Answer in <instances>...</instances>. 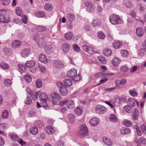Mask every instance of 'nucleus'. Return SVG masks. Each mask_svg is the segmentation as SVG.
I'll return each mask as SVG.
<instances>
[{"label": "nucleus", "mask_w": 146, "mask_h": 146, "mask_svg": "<svg viewBox=\"0 0 146 146\" xmlns=\"http://www.w3.org/2000/svg\"><path fill=\"white\" fill-rule=\"evenodd\" d=\"M47 36L46 34H39L37 33L34 34V39L38 40L37 44L39 47H42L45 45L46 42V38H47Z\"/></svg>", "instance_id": "1"}, {"label": "nucleus", "mask_w": 146, "mask_h": 146, "mask_svg": "<svg viewBox=\"0 0 146 146\" xmlns=\"http://www.w3.org/2000/svg\"><path fill=\"white\" fill-rule=\"evenodd\" d=\"M52 103L54 105H59L60 102L61 96L59 94L55 92H52L51 94Z\"/></svg>", "instance_id": "2"}, {"label": "nucleus", "mask_w": 146, "mask_h": 146, "mask_svg": "<svg viewBox=\"0 0 146 146\" xmlns=\"http://www.w3.org/2000/svg\"><path fill=\"white\" fill-rule=\"evenodd\" d=\"M110 21L113 25L122 23L123 22L119 16L115 15H111L110 17Z\"/></svg>", "instance_id": "3"}, {"label": "nucleus", "mask_w": 146, "mask_h": 146, "mask_svg": "<svg viewBox=\"0 0 146 146\" xmlns=\"http://www.w3.org/2000/svg\"><path fill=\"white\" fill-rule=\"evenodd\" d=\"M88 133V128L85 124H82L80 127L78 134L81 137L83 138L87 135Z\"/></svg>", "instance_id": "4"}, {"label": "nucleus", "mask_w": 146, "mask_h": 146, "mask_svg": "<svg viewBox=\"0 0 146 146\" xmlns=\"http://www.w3.org/2000/svg\"><path fill=\"white\" fill-rule=\"evenodd\" d=\"M9 21V18L7 16L5 10H0V23H7Z\"/></svg>", "instance_id": "5"}, {"label": "nucleus", "mask_w": 146, "mask_h": 146, "mask_svg": "<svg viewBox=\"0 0 146 146\" xmlns=\"http://www.w3.org/2000/svg\"><path fill=\"white\" fill-rule=\"evenodd\" d=\"M84 5L87 7V11L90 13L94 12L95 9V6L93 3L89 1H86L84 2Z\"/></svg>", "instance_id": "6"}, {"label": "nucleus", "mask_w": 146, "mask_h": 146, "mask_svg": "<svg viewBox=\"0 0 146 146\" xmlns=\"http://www.w3.org/2000/svg\"><path fill=\"white\" fill-rule=\"evenodd\" d=\"M96 111L98 114H102L105 113L106 108L102 105H97L96 107Z\"/></svg>", "instance_id": "7"}, {"label": "nucleus", "mask_w": 146, "mask_h": 146, "mask_svg": "<svg viewBox=\"0 0 146 146\" xmlns=\"http://www.w3.org/2000/svg\"><path fill=\"white\" fill-rule=\"evenodd\" d=\"M45 131L46 133L49 135L52 134L55 131L54 127L52 126H49L46 127L45 129Z\"/></svg>", "instance_id": "8"}, {"label": "nucleus", "mask_w": 146, "mask_h": 146, "mask_svg": "<svg viewBox=\"0 0 146 146\" xmlns=\"http://www.w3.org/2000/svg\"><path fill=\"white\" fill-rule=\"evenodd\" d=\"M31 52V51L29 49L26 48L21 50V54L23 57L25 58L29 55Z\"/></svg>", "instance_id": "9"}, {"label": "nucleus", "mask_w": 146, "mask_h": 146, "mask_svg": "<svg viewBox=\"0 0 146 146\" xmlns=\"http://www.w3.org/2000/svg\"><path fill=\"white\" fill-rule=\"evenodd\" d=\"M53 65L56 68L60 69L64 67V64L62 62L59 60H56L53 63Z\"/></svg>", "instance_id": "10"}, {"label": "nucleus", "mask_w": 146, "mask_h": 146, "mask_svg": "<svg viewBox=\"0 0 146 146\" xmlns=\"http://www.w3.org/2000/svg\"><path fill=\"white\" fill-rule=\"evenodd\" d=\"M76 70L74 68H72L68 72L67 75L68 77L71 78L72 79L76 75Z\"/></svg>", "instance_id": "11"}, {"label": "nucleus", "mask_w": 146, "mask_h": 146, "mask_svg": "<svg viewBox=\"0 0 146 146\" xmlns=\"http://www.w3.org/2000/svg\"><path fill=\"white\" fill-rule=\"evenodd\" d=\"M99 120L98 118L95 117L91 119L89 121L91 126L94 127L96 126L99 123Z\"/></svg>", "instance_id": "12"}, {"label": "nucleus", "mask_w": 146, "mask_h": 146, "mask_svg": "<svg viewBox=\"0 0 146 146\" xmlns=\"http://www.w3.org/2000/svg\"><path fill=\"white\" fill-rule=\"evenodd\" d=\"M39 61L44 64H46L48 62V60L46 56L43 54H41L39 57Z\"/></svg>", "instance_id": "13"}, {"label": "nucleus", "mask_w": 146, "mask_h": 146, "mask_svg": "<svg viewBox=\"0 0 146 146\" xmlns=\"http://www.w3.org/2000/svg\"><path fill=\"white\" fill-rule=\"evenodd\" d=\"M113 47L115 49H119L121 47L122 43L119 40L114 41L112 43Z\"/></svg>", "instance_id": "14"}, {"label": "nucleus", "mask_w": 146, "mask_h": 146, "mask_svg": "<svg viewBox=\"0 0 146 146\" xmlns=\"http://www.w3.org/2000/svg\"><path fill=\"white\" fill-rule=\"evenodd\" d=\"M70 45L69 44L65 43L63 44L62 48L63 52L65 53H68L70 49Z\"/></svg>", "instance_id": "15"}, {"label": "nucleus", "mask_w": 146, "mask_h": 146, "mask_svg": "<svg viewBox=\"0 0 146 146\" xmlns=\"http://www.w3.org/2000/svg\"><path fill=\"white\" fill-rule=\"evenodd\" d=\"M21 45V42L19 40H15L12 42V47L13 48H17L20 47Z\"/></svg>", "instance_id": "16"}, {"label": "nucleus", "mask_w": 146, "mask_h": 146, "mask_svg": "<svg viewBox=\"0 0 146 146\" xmlns=\"http://www.w3.org/2000/svg\"><path fill=\"white\" fill-rule=\"evenodd\" d=\"M103 142L109 146H111L113 144V141L112 140L107 138L106 137H104L102 139Z\"/></svg>", "instance_id": "17"}, {"label": "nucleus", "mask_w": 146, "mask_h": 146, "mask_svg": "<svg viewBox=\"0 0 146 146\" xmlns=\"http://www.w3.org/2000/svg\"><path fill=\"white\" fill-rule=\"evenodd\" d=\"M82 50L85 52H86L90 54H92L93 53V51L90 49V47H88L86 45H84L82 46Z\"/></svg>", "instance_id": "18"}, {"label": "nucleus", "mask_w": 146, "mask_h": 146, "mask_svg": "<svg viewBox=\"0 0 146 146\" xmlns=\"http://www.w3.org/2000/svg\"><path fill=\"white\" fill-rule=\"evenodd\" d=\"M36 31L39 32H40V34L38 33V34H42L41 32H45L46 31V28L43 26L38 25L36 27Z\"/></svg>", "instance_id": "19"}, {"label": "nucleus", "mask_w": 146, "mask_h": 146, "mask_svg": "<svg viewBox=\"0 0 146 146\" xmlns=\"http://www.w3.org/2000/svg\"><path fill=\"white\" fill-rule=\"evenodd\" d=\"M66 105L70 109H72L75 106L74 101L71 100H69L66 102Z\"/></svg>", "instance_id": "20"}, {"label": "nucleus", "mask_w": 146, "mask_h": 146, "mask_svg": "<svg viewBox=\"0 0 146 146\" xmlns=\"http://www.w3.org/2000/svg\"><path fill=\"white\" fill-rule=\"evenodd\" d=\"M103 54L107 56H110L112 53L111 50L109 48H106L104 49L103 52Z\"/></svg>", "instance_id": "21"}, {"label": "nucleus", "mask_w": 146, "mask_h": 146, "mask_svg": "<svg viewBox=\"0 0 146 146\" xmlns=\"http://www.w3.org/2000/svg\"><path fill=\"white\" fill-rule=\"evenodd\" d=\"M73 36V35L71 32H68L65 34L64 37L66 40H69L72 39Z\"/></svg>", "instance_id": "22"}, {"label": "nucleus", "mask_w": 146, "mask_h": 146, "mask_svg": "<svg viewBox=\"0 0 146 146\" xmlns=\"http://www.w3.org/2000/svg\"><path fill=\"white\" fill-rule=\"evenodd\" d=\"M60 94L62 95L65 96L68 92V90L66 86H64L59 90Z\"/></svg>", "instance_id": "23"}, {"label": "nucleus", "mask_w": 146, "mask_h": 146, "mask_svg": "<svg viewBox=\"0 0 146 146\" xmlns=\"http://www.w3.org/2000/svg\"><path fill=\"white\" fill-rule=\"evenodd\" d=\"M139 116V113L138 110L137 108H135L134 110L133 114L132 115L133 119L134 120L137 119Z\"/></svg>", "instance_id": "24"}, {"label": "nucleus", "mask_w": 146, "mask_h": 146, "mask_svg": "<svg viewBox=\"0 0 146 146\" xmlns=\"http://www.w3.org/2000/svg\"><path fill=\"white\" fill-rule=\"evenodd\" d=\"M68 118L69 120V122L71 123L74 122L75 118L74 115L72 113H70L68 115Z\"/></svg>", "instance_id": "25"}, {"label": "nucleus", "mask_w": 146, "mask_h": 146, "mask_svg": "<svg viewBox=\"0 0 146 146\" xmlns=\"http://www.w3.org/2000/svg\"><path fill=\"white\" fill-rule=\"evenodd\" d=\"M75 113L78 115H80L82 113L83 110L82 107L78 106L74 110Z\"/></svg>", "instance_id": "26"}, {"label": "nucleus", "mask_w": 146, "mask_h": 146, "mask_svg": "<svg viewBox=\"0 0 146 146\" xmlns=\"http://www.w3.org/2000/svg\"><path fill=\"white\" fill-rule=\"evenodd\" d=\"M128 102H129V104L133 107H134L135 105V102L136 103L137 105L138 106V102L135 101V100L131 98H129L128 99Z\"/></svg>", "instance_id": "27"}, {"label": "nucleus", "mask_w": 146, "mask_h": 146, "mask_svg": "<svg viewBox=\"0 0 146 146\" xmlns=\"http://www.w3.org/2000/svg\"><path fill=\"white\" fill-rule=\"evenodd\" d=\"M121 132L122 134H129L131 132V130L128 128L123 127L121 129Z\"/></svg>", "instance_id": "28"}, {"label": "nucleus", "mask_w": 146, "mask_h": 146, "mask_svg": "<svg viewBox=\"0 0 146 146\" xmlns=\"http://www.w3.org/2000/svg\"><path fill=\"white\" fill-rule=\"evenodd\" d=\"M35 15L38 17H43L45 16L44 12L41 11H38L35 12Z\"/></svg>", "instance_id": "29"}, {"label": "nucleus", "mask_w": 146, "mask_h": 146, "mask_svg": "<svg viewBox=\"0 0 146 146\" xmlns=\"http://www.w3.org/2000/svg\"><path fill=\"white\" fill-rule=\"evenodd\" d=\"M35 62L34 61H27L26 62L25 65L29 68H32L35 66Z\"/></svg>", "instance_id": "30"}, {"label": "nucleus", "mask_w": 146, "mask_h": 146, "mask_svg": "<svg viewBox=\"0 0 146 146\" xmlns=\"http://www.w3.org/2000/svg\"><path fill=\"white\" fill-rule=\"evenodd\" d=\"M136 30V34L137 35L140 37H141L143 35L144 32L143 29L140 28H137Z\"/></svg>", "instance_id": "31"}, {"label": "nucleus", "mask_w": 146, "mask_h": 146, "mask_svg": "<svg viewBox=\"0 0 146 146\" xmlns=\"http://www.w3.org/2000/svg\"><path fill=\"white\" fill-rule=\"evenodd\" d=\"M120 62L119 60L117 58H113L111 62V63L115 66H117Z\"/></svg>", "instance_id": "32"}, {"label": "nucleus", "mask_w": 146, "mask_h": 146, "mask_svg": "<svg viewBox=\"0 0 146 146\" xmlns=\"http://www.w3.org/2000/svg\"><path fill=\"white\" fill-rule=\"evenodd\" d=\"M110 121L113 123H116L117 121V119L115 115L113 114H111L109 117Z\"/></svg>", "instance_id": "33"}, {"label": "nucleus", "mask_w": 146, "mask_h": 146, "mask_svg": "<svg viewBox=\"0 0 146 146\" xmlns=\"http://www.w3.org/2000/svg\"><path fill=\"white\" fill-rule=\"evenodd\" d=\"M29 131L31 134L36 135L38 133V129L36 127H33L30 128Z\"/></svg>", "instance_id": "34"}, {"label": "nucleus", "mask_w": 146, "mask_h": 146, "mask_svg": "<svg viewBox=\"0 0 146 146\" xmlns=\"http://www.w3.org/2000/svg\"><path fill=\"white\" fill-rule=\"evenodd\" d=\"M92 25L94 27H98L99 26L101 23L100 21L98 19L94 20L92 22Z\"/></svg>", "instance_id": "35"}, {"label": "nucleus", "mask_w": 146, "mask_h": 146, "mask_svg": "<svg viewBox=\"0 0 146 146\" xmlns=\"http://www.w3.org/2000/svg\"><path fill=\"white\" fill-rule=\"evenodd\" d=\"M44 50L47 54H49L52 52L53 49L51 46H48L45 48Z\"/></svg>", "instance_id": "36"}, {"label": "nucleus", "mask_w": 146, "mask_h": 146, "mask_svg": "<svg viewBox=\"0 0 146 146\" xmlns=\"http://www.w3.org/2000/svg\"><path fill=\"white\" fill-rule=\"evenodd\" d=\"M124 109L125 111L128 113H131L133 110L132 108L128 105L125 106L124 107Z\"/></svg>", "instance_id": "37"}, {"label": "nucleus", "mask_w": 146, "mask_h": 146, "mask_svg": "<svg viewBox=\"0 0 146 146\" xmlns=\"http://www.w3.org/2000/svg\"><path fill=\"white\" fill-rule=\"evenodd\" d=\"M39 98L40 99V101L42 100H47V96L46 94L44 92H43L41 93L40 92Z\"/></svg>", "instance_id": "38"}, {"label": "nucleus", "mask_w": 146, "mask_h": 146, "mask_svg": "<svg viewBox=\"0 0 146 146\" xmlns=\"http://www.w3.org/2000/svg\"><path fill=\"white\" fill-rule=\"evenodd\" d=\"M0 66L4 70L8 69L9 67V65L4 62H2L0 63Z\"/></svg>", "instance_id": "39"}, {"label": "nucleus", "mask_w": 146, "mask_h": 146, "mask_svg": "<svg viewBox=\"0 0 146 146\" xmlns=\"http://www.w3.org/2000/svg\"><path fill=\"white\" fill-rule=\"evenodd\" d=\"M63 82L66 85L68 86H71L72 85V82L71 80L69 79H65Z\"/></svg>", "instance_id": "40"}, {"label": "nucleus", "mask_w": 146, "mask_h": 146, "mask_svg": "<svg viewBox=\"0 0 146 146\" xmlns=\"http://www.w3.org/2000/svg\"><path fill=\"white\" fill-rule=\"evenodd\" d=\"M121 56L124 57H127L129 54V53L128 51L125 50H121Z\"/></svg>", "instance_id": "41"}, {"label": "nucleus", "mask_w": 146, "mask_h": 146, "mask_svg": "<svg viewBox=\"0 0 146 146\" xmlns=\"http://www.w3.org/2000/svg\"><path fill=\"white\" fill-rule=\"evenodd\" d=\"M98 58L101 63L103 64H105L106 63V60L104 57L102 56H100L98 57Z\"/></svg>", "instance_id": "42"}, {"label": "nucleus", "mask_w": 146, "mask_h": 146, "mask_svg": "<svg viewBox=\"0 0 146 146\" xmlns=\"http://www.w3.org/2000/svg\"><path fill=\"white\" fill-rule=\"evenodd\" d=\"M44 8L47 11H51L53 9L52 6L50 3L46 4L44 6Z\"/></svg>", "instance_id": "43"}, {"label": "nucleus", "mask_w": 146, "mask_h": 146, "mask_svg": "<svg viewBox=\"0 0 146 146\" xmlns=\"http://www.w3.org/2000/svg\"><path fill=\"white\" fill-rule=\"evenodd\" d=\"M8 127V125L7 123L0 124V129L1 130H6Z\"/></svg>", "instance_id": "44"}, {"label": "nucleus", "mask_w": 146, "mask_h": 146, "mask_svg": "<svg viewBox=\"0 0 146 146\" xmlns=\"http://www.w3.org/2000/svg\"><path fill=\"white\" fill-rule=\"evenodd\" d=\"M1 117L3 119L7 118L8 117V112L7 110H5L2 113Z\"/></svg>", "instance_id": "45"}, {"label": "nucleus", "mask_w": 146, "mask_h": 146, "mask_svg": "<svg viewBox=\"0 0 146 146\" xmlns=\"http://www.w3.org/2000/svg\"><path fill=\"white\" fill-rule=\"evenodd\" d=\"M67 16L68 20L70 21H73L74 19L75 16L73 14L68 13Z\"/></svg>", "instance_id": "46"}, {"label": "nucleus", "mask_w": 146, "mask_h": 146, "mask_svg": "<svg viewBox=\"0 0 146 146\" xmlns=\"http://www.w3.org/2000/svg\"><path fill=\"white\" fill-rule=\"evenodd\" d=\"M16 13L17 14L20 16H21L23 15V12L22 10L19 7L16 8Z\"/></svg>", "instance_id": "47"}, {"label": "nucleus", "mask_w": 146, "mask_h": 146, "mask_svg": "<svg viewBox=\"0 0 146 146\" xmlns=\"http://www.w3.org/2000/svg\"><path fill=\"white\" fill-rule=\"evenodd\" d=\"M130 94L132 96H137V92L134 89H131L129 90Z\"/></svg>", "instance_id": "48"}, {"label": "nucleus", "mask_w": 146, "mask_h": 146, "mask_svg": "<svg viewBox=\"0 0 146 146\" xmlns=\"http://www.w3.org/2000/svg\"><path fill=\"white\" fill-rule=\"evenodd\" d=\"M10 137L11 139L14 141H18L19 139L18 136L13 134L10 135Z\"/></svg>", "instance_id": "49"}, {"label": "nucleus", "mask_w": 146, "mask_h": 146, "mask_svg": "<svg viewBox=\"0 0 146 146\" xmlns=\"http://www.w3.org/2000/svg\"><path fill=\"white\" fill-rule=\"evenodd\" d=\"M24 79L28 82L29 83L31 81V76L29 74H27L24 76Z\"/></svg>", "instance_id": "50"}, {"label": "nucleus", "mask_w": 146, "mask_h": 146, "mask_svg": "<svg viewBox=\"0 0 146 146\" xmlns=\"http://www.w3.org/2000/svg\"><path fill=\"white\" fill-rule=\"evenodd\" d=\"M124 3L125 6L127 8H130L131 6V3L128 0H125Z\"/></svg>", "instance_id": "51"}, {"label": "nucleus", "mask_w": 146, "mask_h": 146, "mask_svg": "<svg viewBox=\"0 0 146 146\" xmlns=\"http://www.w3.org/2000/svg\"><path fill=\"white\" fill-rule=\"evenodd\" d=\"M32 102V100L29 96H27L26 100L25 102V104L27 105L30 104Z\"/></svg>", "instance_id": "52"}, {"label": "nucleus", "mask_w": 146, "mask_h": 146, "mask_svg": "<svg viewBox=\"0 0 146 146\" xmlns=\"http://www.w3.org/2000/svg\"><path fill=\"white\" fill-rule=\"evenodd\" d=\"M36 87L37 88H40L42 85V82L41 80L38 79L36 80Z\"/></svg>", "instance_id": "53"}, {"label": "nucleus", "mask_w": 146, "mask_h": 146, "mask_svg": "<svg viewBox=\"0 0 146 146\" xmlns=\"http://www.w3.org/2000/svg\"><path fill=\"white\" fill-rule=\"evenodd\" d=\"M98 37L101 39H104L105 37V35L102 32H99L98 33Z\"/></svg>", "instance_id": "54"}, {"label": "nucleus", "mask_w": 146, "mask_h": 146, "mask_svg": "<svg viewBox=\"0 0 146 146\" xmlns=\"http://www.w3.org/2000/svg\"><path fill=\"white\" fill-rule=\"evenodd\" d=\"M120 70L122 72H126L128 70L129 68L127 66L125 65L121 66Z\"/></svg>", "instance_id": "55"}, {"label": "nucleus", "mask_w": 146, "mask_h": 146, "mask_svg": "<svg viewBox=\"0 0 146 146\" xmlns=\"http://www.w3.org/2000/svg\"><path fill=\"white\" fill-rule=\"evenodd\" d=\"M11 84V80L9 79L5 80L4 82V85L7 86H9Z\"/></svg>", "instance_id": "56"}, {"label": "nucleus", "mask_w": 146, "mask_h": 146, "mask_svg": "<svg viewBox=\"0 0 146 146\" xmlns=\"http://www.w3.org/2000/svg\"><path fill=\"white\" fill-rule=\"evenodd\" d=\"M73 47L74 51L79 52L80 50V48L76 44H74L73 45Z\"/></svg>", "instance_id": "57"}, {"label": "nucleus", "mask_w": 146, "mask_h": 146, "mask_svg": "<svg viewBox=\"0 0 146 146\" xmlns=\"http://www.w3.org/2000/svg\"><path fill=\"white\" fill-rule=\"evenodd\" d=\"M123 124L125 126L129 127L131 125V123L130 121L129 120H126L123 121Z\"/></svg>", "instance_id": "58"}, {"label": "nucleus", "mask_w": 146, "mask_h": 146, "mask_svg": "<svg viewBox=\"0 0 146 146\" xmlns=\"http://www.w3.org/2000/svg\"><path fill=\"white\" fill-rule=\"evenodd\" d=\"M26 66L25 65L24 66L21 64H19L18 65V67L19 69L20 70L23 71H24L26 70Z\"/></svg>", "instance_id": "59"}, {"label": "nucleus", "mask_w": 146, "mask_h": 146, "mask_svg": "<svg viewBox=\"0 0 146 146\" xmlns=\"http://www.w3.org/2000/svg\"><path fill=\"white\" fill-rule=\"evenodd\" d=\"M72 79L75 81L78 82L80 80V77L79 75L78 74L77 75H75Z\"/></svg>", "instance_id": "60"}, {"label": "nucleus", "mask_w": 146, "mask_h": 146, "mask_svg": "<svg viewBox=\"0 0 146 146\" xmlns=\"http://www.w3.org/2000/svg\"><path fill=\"white\" fill-rule=\"evenodd\" d=\"M41 105L43 107H44L47 106L46 103V100H42L40 101Z\"/></svg>", "instance_id": "61"}, {"label": "nucleus", "mask_w": 146, "mask_h": 146, "mask_svg": "<svg viewBox=\"0 0 146 146\" xmlns=\"http://www.w3.org/2000/svg\"><path fill=\"white\" fill-rule=\"evenodd\" d=\"M139 141L140 143L144 144L146 140L144 137H142L140 138Z\"/></svg>", "instance_id": "62"}, {"label": "nucleus", "mask_w": 146, "mask_h": 146, "mask_svg": "<svg viewBox=\"0 0 146 146\" xmlns=\"http://www.w3.org/2000/svg\"><path fill=\"white\" fill-rule=\"evenodd\" d=\"M115 87H111L110 88H106L103 89V90L105 91H111L115 89Z\"/></svg>", "instance_id": "63"}, {"label": "nucleus", "mask_w": 146, "mask_h": 146, "mask_svg": "<svg viewBox=\"0 0 146 146\" xmlns=\"http://www.w3.org/2000/svg\"><path fill=\"white\" fill-rule=\"evenodd\" d=\"M84 29L85 31H88L90 30V26L88 25H85L84 26Z\"/></svg>", "instance_id": "64"}]
</instances>
